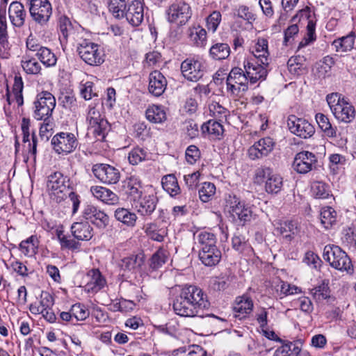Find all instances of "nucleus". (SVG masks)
<instances>
[{
  "label": "nucleus",
  "mask_w": 356,
  "mask_h": 356,
  "mask_svg": "<svg viewBox=\"0 0 356 356\" xmlns=\"http://www.w3.org/2000/svg\"><path fill=\"white\" fill-rule=\"evenodd\" d=\"M144 230L149 238L158 242L163 241L166 234L164 229H159L156 224L152 222L146 224Z\"/></svg>",
  "instance_id": "47"
},
{
  "label": "nucleus",
  "mask_w": 356,
  "mask_h": 356,
  "mask_svg": "<svg viewBox=\"0 0 356 356\" xmlns=\"http://www.w3.org/2000/svg\"><path fill=\"white\" fill-rule=\"evenodd\" d=\"M167 79L158 70L152 72L149 75V92L156 97L161 96L166 89Z\"/></svg>",
  "instance_id": "23"
},
{
  "label": "nucleus",
  "mask_w": 356,
  "mask_h": 356,
  "mask_svg": "<svg viewBox=\"0 0 356 356\" xmlns=\"http://www.w3.org/2000/svg\"><path fill=\"white\" fill-rule=\"evenodd\" d=\"M122 189L130 200H136L143 195V184L140 179L131 175L122 181Z\"/></svg>",
  "instance_id": "22"
},
{
  "label": "nucleus",
  "mask_w": 356,
  "mask_h": 356,
  "mask_svg": "<svg viewBox=\"0 0 356 356\" xmlns=\"http://www.w3.org/2000/svg\"><path fill=\"white\" fill-rule=\"evenodd\" d=\"M252 309L253 302L250 297L243 296L236 298L234 306L236 318H238L240 320L245 318L252 312Z\"/></svg>",
  "instance_id": "27"
},
{
  "label": "nucleus",
  "mask_w": 356,
  "mask_h": 356,
  "mask_svg": "<svg viewBox=\"0 0 356 356\" xmlns=\"http://www.w3.org/2000/svg\"><path fill=\"white\" fill-rule=\"evenodd\" d=\"M163 188L173 197L180 193V187L178 184L177 179L174 175H168L162 178L161 181Z\"/></svg>",
  "instance_id": "45"
},
{
  "label": "nucleus",
  "mask_w": 356,
  "mask_h": 356,
  "mask_svg": "<svg viewBox=\"0 0 356 356\" xmlns=\"http://www.w3.org/2000/svg\"><path fill=\"white\" fill-rule=\"evenodd\" d=\"M21 66L24 72L29 75L41 74L42 66L40 62L29 53H26L22 58Z\"/></svg>",
  "instance_id": "32"
},
{
  "label": "nucleus",
  "mask_w": 356,
  "mask_h": 356,
  "mask_svg": "<svg viewBox=\"0 0 356 356\" xmlns=\"http://www.w3.org/2000/svg\"><path fill=\"white\" fill-rule=\"evenodd\" d=\"M29 12L33 19L40 25L46 24L52 14V8L49 0H29Z\"/></svg>",
  "instance_id": "12"
},
{
  "label": "nucleus",
  "mask_w": 356,
  "mask_h": 356,
  "mask_svg": "<svg viewBox=\"0 0 356 356\" xmlns=\"http://www.w3.org/2000/svg\"><path fill=\"white\" fill-rule=\"evenodd\" d=\"M123 17L133 26H138L144 19L143 4L138 0L133 1L123 10Z\"/></svg>",
  "instance_id": "19"
},
{
  "label": "nucleus",
  "mask_w": 356,
  "mask_h": 356,
  "mask_svg": "<svg viewBox=\"0 0 356 356\" xmlns=\"http://www.w3.org/2000/svg\"><path fill=\"white\" fill-rule=\"evenodd\" d=\"M35 56L40 62L47 67H54L56 65L57 57L55 54L49 48L44 47Z\"/></svg>",
  "instance_id": "44"
},
{
  "label": "nucleus",
  "mask_w": 356,
  "mask_h": 356,
  "mask_svg": "<svg viewBox=\"0 0 356 356\" xmlns=\"http://www.w3.org/2000/svg\"><path fill=\"white\" fill-rule=\"evenodd\" d=\"M316 120L324 134L329 138L337 137V128L332 127L328 118L323 113L316 115Z\"/></svg>",
  "instance_id": "41"
},
{
  "label": "nucleus",
  "mask_w": 356,
  "mask_h": 356,
  "mask_svg": "<svg viewBox=\"0 0 356 356\" xmlns=\"http://www.w3.org/2000/svg\"><path fill=\"white\" fill-rule=\"evenodd\" d=\"M195 238L197 241L199 250L210 249L217 247L216 236L207 231H202L198 233Z\"/></svg>",
  "instance_id": "35"
},
{
  "label": "nucleus",
  "mask_w": 356,
  "mask_h": 356,
  "mask_svg": "<svg viewBox=\"0 0 356 356\" xmlns=\"http://www.w3.org/2000/svg\"><path fill=\"white\" fill-rule=\"evenodd\" d=\"M316 162L317 159L314 154L308 151H302L296 155L293 168L298 173L306 174L315 168Z\"/></svg>",
  "instance_id": "17"
},
{
  "label": "nucleus",
  "mask_w": 356,
  "mask_h": 356,
  "mask_svg": "<svg viewBox=\"0 0 356 356\" xmlns=\"http://www.w3.org/2000/svg\"><path fill=\"white\" fill-rule=\"evenodd\" d=\"M222 19L221 13L218 10L213 11L207 17L206 19L207 22V27L209 31H211L213 33H214Z\"/></svg>",
  "instance_id": "60"
},
{
  "label": "nucleus",
  "mask_w": 356,
  "mask_h": 356,
  "mask_svg": "<svg viewBox=\"0 0 356 356\" xmlns=\"http://www.w3.org/2000/svg\"><path fill=\"white\" fill-rule=\"evenodd\" d=\"M312 291L313 296L316 300L321 301L330 297V291L329 286L324 282L315 287Z\"/></svg>",
  "instance_id": "61"
},
{
  "label": "nucleus",
  "mask_w": 356,
  "mask_h": 356,
  "mask_svg": "<svg viewBox=\"0 0 356 356\" xmlns=\"http://www.w3.org/2000/svg\"><path fill=\"white\" fill-rule=\"evenodd\" d=\"M92 171L95 177L105 184H115L120 179V170L108 164H95L92 166Z\"/></svg>",
  "instance_id": "13"
},
{
  "label": "nucleus",
  "mask_w": 356,
  "mask_h": 356,
  "mask_svg": "<svg viewBox=\"0 0 356 356\" xmlns=\"http://www.w3.org/2000/svg\"><path fill=\"white\" fill-rule=\"evenodd\" d=\"M198 257L204 266L211 267L220 262L222 253L218 248H213L211 250H199Z\"/></svg>",
  "instance_id": "28"
},
{
  "label": "nucleus",
  "mask_w": 356,
  "mask_h": 356,
  "mask_svg": "<svg viewBox=\"0 0 356 356\" xmlns=\"http://www.w3.org/2000/svg\"><path fill=\"white\" fill-rule=\"evenodd\" d=\"M275 142L270 137L261 138L248 149L250 159H259L268 156L274 149Z\"/></svg>",
  "instance_id": "18"
},
{
  "label": "nucleus",
  "mask_w": 356,
  "mask_h": 356,
  "mask_svg": "<svg viewBox=\"0 0 356 356\" xmlns=\"http://www.w3.org/2000/svg\"><path fill=\"white\" fill-rule=\"evenodd\" d=\"M229 54L230 47L227 43H216L209 49V56L214 60H224L228 58Z\"/></svg>",
  "instance_id": "42"
},
{
  "label": "nucleus",
  "mask_w": 356,
  "mask_h": 356,
  "mask_svg": "<svg viewBox=\"0 0 356 356\" xmlns=\"http://www.w3.org/2000/svg\"><path fill=\"white\" fill-rule=\"evenodd\" d=\"M200 157V151L195 145H190L186 150V159L190 164L195 163Z\"/></svg>",
  "instance_id": "63"
},
{
  "label": "nucleus",
  "mask_w": 356,
  "mask_h": 356,
  "mask_svg": "<svg viewBox=\"0 0 356 356\" xmlns=\"http://www.w3.org/2000/svg\"><path fill=\"white\" fill-rule=\"evenodd\" d=\"M143 257L137 254H133L124 257L119 263V266L124 273H134L143 264Z\"/></svg>",
  "instance_id": "33"
},
{
  "label": "nucleus",
  "mask_w": 356,
  "mask_h": 356,
  "mask_svg": "<svg viewBox=\"0 0 356 356\" xmlns=\"http://www.w3.org/2000/svg\"><path fill=\"white\" fill-rule=\"evenodd\" d=\"M248 79L245 70L232 68L226 80L227 92L234 97H241L248 89Z\"/></svg>",
  "instance_id": "6"
},
{
  "label": "nucleus",
  "mask_w": 356,
  "mask_h": 356,
  "mask_svg": "<svg viewBox=\"0 0 356 356\" xmlns=\"http://www.w3.org/2000/svg\"><path fill=\"white\" fill-rule=\"evenodd\" d=\"M283 186L282 178L277 174H272L266 181L265 189L268 193H278Z\"/></svg>",
  "instance_id": "48"
},
{
  "label": "nucleus",
  "mask_w": 356,
  "mask_h": 356,
  "mask_svg": "<svg viewBox=\"0 0 356 356\" xmlns=\"http://www.w3.org/2000/svg\"><path fill=\"white\" fill-rule=\"evenodd\" d=\"M71 232L74 237L80 241H89L93 236L92 227L86 221L74 222Z\"/></svg>",
  "instance_id": "30"
},
{
  "label": "nucleus",
  "mask_w": 356,
  "mask_h": 356,
  "mask_svg": "<svg viewBox=\"0 0 356 356\" xmlns=\"http://www.w3.org/2000/svg\"><path fill=\"white\" fill-rule=\"evenodd\" d=\"M337 211L331 207H324L320 213L321 223L326 229L331 228L337 222Z\"/></svg>",
  "instance_id": "40"
},
{
  "label": "nucleus",
  "mask_w": 356,
  "mask_h": 356,
  "mask_svg": "<svg viewBox=\"0 0 356 356\" xmlns=\"http://www.w3.org/2000/svg\"><path fill=\"white\" fill-rule=\"evenodd\" d=\"M209 111L210 115L213 116L219 121L225 119L229 113V111L227 108L216 102H212L209 103Z\"/></svg>",
  "instance_id": "54"
},
{
  "label": "nucleus",
  "mask_w": 356,
  "mask_h": 356,
  "mask_svg": "<svg viewBox=\"0 0 356 356\" xmlns=\"http://www.w3.org/2000/svg\"><path fill=\"white\" fill-rule=\"evenodd\" d=\"M57 237L62 249L65 248L71 250H76L80 248L81 244L79 242L70 238V237L64 234L63 231L57 232Z\"/></svg>",
  "instance_id": "55"
},
{
  "label": "nucleus",
  "mask_w": 356,
  "mask_h": 356,
  "mask_svg": "<svg viewBox=\"0 0 356 356\" xmlns=\"http://www.w3.org/2000/svg\"><path fill=\"white\" fill-rule=\"evenodd\" d=\"M83 216L99 228H105L109 221L108 216L104 211L92 205H88L85 207Z\"/></svg>",
  "instance_id": "20"
},
{
  "label": "nucleus",
  "mask_w": 356,
  "mask_h": 356,
  "mask_svg": "<svg viewBox=\"0 0 356 356\" xmlns=\"http://www.w3.org/2000/svg\"><path fill=\"white\" fill-rule=\"evenodd\" d=\"M24 83L21 76H15L14 78V83L13 86V93L15 100L18 106L24 104L23 92Z\"/></svg>",
  "instance_id": "53"
},
{
  "label": "nucleus",
  "mask_w": 356,
  "mask_h": 356,
  "mask_svg": "<svg viewBox=\"0 0 356 356\" xmlns=\"http://www.w3.org/2000/svg\"><path fill=\"white\" fill-rule=\"evenodd\" d=\"M68 181L67 177L60 172H55L48 177L47 188L52 200L60 202L67 198L70 188L67 184Z\"/></svg>",
  "instance_id": "5"
},
{
  "label": "nucleus",
  "mask_w": 356,
  "mask_h": 356,
  "mask_svg": "<svg viewBox=\"0 0 356 356\" xmlns=\"http://www.w3.org/2000/svg\"><path fill=\"white\" fill-rule=\"evenodd\" d=\"M233 16L241 18L246 22L248 24L252 26L253 22L257 19V15L250 10L245 5H240L235 7L232 11Z\"/></svg>",
  "instance_id": "43"
},
{
  "label": "nucleus",
  "mask_w": 356,
  "mask_h": 356,
  "mask_svg": "<svg viewBox=\"0 0 356 356\" xmlns=\"http://www.w3.org/2000/svg\"><path fill=\"white\" fill-rule=\"evenodd\" d=\"M312 193L315 198L326 199L330 195L328 186L322 181H314L312 184Z\"/></svg>",
  "instance_id": "51"
},
{
  "label": "nucleus",
  "mask_w": 356,
  "mask_h": 356,
  "mask_svg": "<svg viewBox=\"0 0 356 356\" xmlns=\"http://www.w3.org/2000/svg\"><path fill=\"white\" fill-rule=\"evenodd\" d=\"M115 218L119 222H121L124 225L133 227L136 225L138 217L134 212L130 211L125 208H118L115 211Z\"/></svg>",
  "instance_id": "37"
},
{
  "label": "nucleus",
  "mask_w": 356,
  "mask_h": 356,
  "mask_svg": "<svg viewBox=\"0 0 356 356\" xmlns=\"http://www.w3.org/2000/svg\"><path fill=\"white\" fill-rule=\"evenodd\" d=\"M92 195L102 202L115 205L119 202L118 196L111 190L100 186H94L90 188Z\"/></svg>",
  "instance_id": "26"
},
{
  "label": "nucleus",
  "mask_w": 356,
  "mask_h": 356,
  "mask_svg": "<svg viewBox=\"0 0 356 356\" xmlns=\"http://www.w3.org/2000/svg\"><path fill=\"white\" fill-rule=\"evenodd\" d=\"M145 116L148 121L152 123H162L166 120L167 116L163 106L158 105L149 106L146 111Z\"/></svg>",
  "instance_id": "36"
},
{
  "label": "nucleus",
  "mask_w": 356,
  "mask_h": 356,
  "mask_svg": "<svg viewBox=\"0 0 356 356\" xmlns=\"http://www.w3.org/2000/svg\"><path fill=\"white\" fill-rule=\"evenodd\" d=\"M77 51L81 58L88 65L97 66L104 61L103 51L94 42L83 40L77 47Z\"/></svg>",
  "instance_id": "7"
},
{
  "label": "nucleus",
  "mask_w": 356,
  "mask_h": 356,
  "mask_svg": "<svg viewBox=\"0 0 356 356\" xmlns=\"http://www.w3.org/2000/svg\"><path fill=\"white\" fill-rule=\"evenodd\" d=\"M92 82L87 81L81 88V95L86 100H90L94 97H97V92L93 89Z\"/></svg>",
  "instance_id": "62"
},
{
  "label": "nucleus",
  "mask_w": 356,
  "mask_h": 356,
  "mask_svg": "<svg viewBox=\"0 0 356 356\" xmlns=\"http://www.w3.org/2000/svg\"><path fill=\"white\" fill-rule=\"evenodd\" d=\"M202 133L204 136H208L216 138L223 133L222 125L216 120H210L204 122L201 127Z\"/></svg>",
  "instance_id": "38"
},
{
  "label": "nucleus",
  "mask_w": 356,
  "mask_h": 356,
  "mask_svg": "<svg viewBox=\"0 0 356 356\" xmlns=\"http://www.w3.org/2000/svg\"><path fill=\"white\" fill-rule=\"evenodd\" d=\"M126 7V0H110L108 5L109 10L118 19L123 18V10Z\"/></svg>",
  "instance_id": "56"
},
{
  "label": "nucleus",
  "mask_w": 356,
  "mask_h": 356,
  "mask_svg": "<svg viewBox=\"0 0 356 356\" xmlns=\"http://www.w3.org/2000/svg\"><path fill=\"white\" fill-rule=\"evenodd\" d=\"M326 101L334 116L339 121L350 122L355 116L353 106L341 94L333 92L326 97Z\"/></svg>",
  "instance_id": "2"
},
{
  "label": "nucleus",
  "mask_w": 356,
  "mask_h": 356,
  "mask_svg": "<svg viewBox=\"0 0 356 356\" xmlns=\"http://www.w3.org/2000/svg\"><path fill=\"white\" fill-rule=\"evenodd\" d=\"M8 16L12 24L20 28L24 24L26 12L21 3L13 1L8 8Z\"/></svg>",
  "instance_id": "25"
},
{
  "label": "nucleus",
  "mask_w": 356,
  "mask_h": 356,
  "mask_svg": "<svg viewBox=\"0 0 356 356\" xmlns=\"http://www.w3.org/2000/svg\"><path fill=\"white\" fill-rule=\"evenodd\" d=\"M5 266L7 269L11 268L18 275L23 277H28L30 272L25 264L19 260L13 261L10 265L5 262Z\"/></svg>",
  "instance_id": "59"
},
{
  "label": "nucleus",
  "mask_w": 356,
  "mask_h": 356,
  "mask_svg": "<svg viewBox=\"0 0 356 356\" xmlns=\"http://www.w3.org/2000/svg\"><path fill=\"white\" fill-rule=\"evenodd\" d=\"M323 259L330 265L339 270L352 273L353 264L348 254L340 247L335 245H327L323 249Z\"/></svg>",
  "instance_id": "3"
},
{
  "label": "nucleus",
  "mask_w": 356,
  "mask_h": 356,
  "mask_svg": "<svg viewBox=\"0 0 356 356\" xmlns=\"http://www.w3.org/2000/svg\"><path fill=\"white\" fill-rule=\"evenodd\" d=\"M209 306L207 294L195 285L183 286L172 305L175 314L184 317L198 316L201 311L208 309Z\"/></svg>",
  "instance_id": "1"
},
{
  "label": "nucleus",
  "mask_w": 356,
  "mask_h": 356,
  "mask_svg": "<svg viewBox=\"0 0 356 356\" xmlns=\"http://www.w3.org/2000/svg\"><path fill=\"white\" fill-rule=\"evenodd\" d=\"M7 22L5 14L0 13V57L8 58L10 56L11 44L8 41Z\"/></svg>",
  "instance_id": "24"
},
{
  "label": "nucleus",
  "mask_w": 356,
  "mask_h": 356,
  "mask_svg": "<svg viewBox=\"0 0 356 356\" xmlns=\"http://www.w3.org/2000/svg\"><path fill=\"white\" fill-rule=\"evenodd\" d=\"M191 15L190 6L182 1L172 3L168 10L169 22L178 25L185 24L191 18Z\"/></svg>",
  "instance_id": "14"
},
{
  "label": "nucleus",
  "mask_w": 356,
  "mask_h": 356,
  "mask_svg": "<svg viewBox=\"0 0 356 356\" xmlns=\"http://www.w3.org/2000/svg\"><path fill=\"white\" fill-rule=\"evenodd\" d=\"M133 205L137 212L143 216H150L155 210L157 204V198L154 195H145L140 196L136 200H132Z\"/></svg>",
  "instance_id": "21"
},
{
  "label": "nucleus",
  "mask_w": 356,
  "mask_h": 356,
  "mask_svg": "<svg viewBox=\"0 0 356 356\" xmlns=\"http://www.w3.org/2000/svg\"><path fill=\"white\" fill-rule=\"evenodd\" d=\"M231 216L238 220L243 225L254 218L252 207L241 202L236 195H229L227 199Z\"/></svg>",
  "instance_id": "8"
},
{
  "label": "nucleus",
  "mask_w": 356,
  "mask_h": 356,
  "mask_svg": "<svg viewBox=\"0 0 356 356\" xmlns=\"http://www.w3.org/2000/svg\"><path fill=\"white\" fill-rule=\"evenodd\" d=\"M104 118L100 114V112L95 108V106L90 105L86 115V121L88 124H92L99 122Z\"/></svg>",
  "instance_id": "64"
},
{
  "label": "nucleus",
  "mask_w": 356,
  "mask_h": 356,
  "mask_svg": "<svg viewBox=\"0 0 356 356\" xmlns=\"http://www.w3.org/2000/svg\"><path fill=\"white\" fill-rule=\"evenodd\" d=\"M39 245V240L35 235H32L27 239L22 241L19 244V250L26 257L34 256Z\"/></svg>",
  "instance_id": "39"
},
{
  "label": "nucleus",
  "mask_w": 356,
  "mask_h": 356,
  "mask_svg": "<svg viewBox=\"0 0 356 356\" xmlns=\"http://www.w3.org/2000/svg\"><path fill=\"white\" fill-rule=\"evenodd\" d=\"M277 229L288 241H291L298 232L297 222L292 220L281 223Z\"/></svg>",
  "instance_id": "46"
},
{
  "label": "nucleus",
  "mask_w": 356,
  "mask_h": 356,
  "mask_svg": "<svg viewBox=\"0 0 356 356\" xmlns=\"http://www.w3.org/2000/svg\"><path fill=\"white\" fill-rule=\"evenodd\" d=\"M109 123L106 120H102L94 124L88 125V135H92L96 141H104L109 131Z\"/></svg>",
  "instance_id": "31"
},
{
  "label": "nucleus",
  "mask_w": 356,
  "mask_h": 356,
  "mask_svg": "<svg viewBox=\"0 0 356 356\" xmlns=\"http://www.w3.org/2000/svg\"><path fill=\"white\" fill-rule=\"evenodd\" d=\"M302 20H306L307 24V33L304 38L298 44V49L305 47L308 45L310 42L316 40V21L312 18L311 10L309 7H305L303 9L300 10L296 15H295L291 22L296 23Z\"/></svg>",
  "instance_id": "10"
},
{
  "label": "nucleus",
  "mask_w": 356,
  "mask_h": 356,
  "mask_svg": "<svg viewBox=\"0 0 356 356\" xmlns=\"http://www.w3.org/2000/svg\"><path fill=\"white\" fill-rule=\"evenodd\" d=\"M198 192L200 200L208 202L216 193V186L211 182H204Z\"/></svg>",
  "instance_id": "52"
},
{
  "label": "nucleus",
  "mask_w": 356,
  "mask_h": 356,
  "mask_svg": "<svg viewBox=\"0 0 356 356\" xmlns=\"http://www.w3.org/2000/svg\"><path fill=\"white\" fill-rule=\"evenodd\" d=\"M287 125L292 134L302 138H309L315 133L314 127L307 120L293 115L289 116Z\"/></svg>",
  "instance_id": "16"
},
{
  "label": "nucleus",
  "mask_w": 356,
  "mask_h": 356,
  "mask_svg": "<svg viewBox=\"0 0 356 356\" xmlns=\"http://www.w3.org/2000/svg\"><path fill=\"white\" fill-rule=\"evenodd\" d=\"M190 42L200 47H204L207 43V31L200 26L190 27L188 30Z\"/></svg>",
  "instance_id": "34"
},
{
  "label": "nucleus",
  "mask_w": 356,
  "mask_h": 356,
  "mask_svg": "<svg viewBox=\"0 0 356 356\" xmlns=\"http://www.w3.org/2000/svg\"><path fill=\"white\" fill-rule=\"evenodd\" d=\"M355 38V33L351 31L345 36L335 39L332 42V46L334 48L337 53H347L353 49Z\"/></svg>",
  "instance_id": "29"
},
{
  "label": "nucleus",
  "mask_w": 356,
  "mask_h": 356,
  "mask_svg": "<svg viewBox=\"0 0 356 356\" xmlns=\"http://www.w3.org/2000/svg\"><path fill=\"white\" fill-rule=\"evenodd\" d=\"M51 143L57 154L67 155L76 149L79 143L74 134L60 132L54 136Z\"/></svg>",
  "instance_id": "9"
},
{
  "label": "nucleus",
  "mask_w": 356,
  "mask_h": 356,
  "mask_svg": "<svg viewBox=\"0 0 356 356\" xmlns=\"http://www.w3.org/2000/svg\"><path fill=\"white\" fill-rule=\"evenodd\" d=\"M71 314L76 321H83L89 316V311L86 306L81 303L73 305L71 308Z\"/></svg>",
  "instance_id": "58"
},
{
  "label": "nucleus",
  "mask_w": 356,
  "mask_h": 356,
  "mask_svg": "<svg viewBox=\"0 0 356 356\" xmlns=\"http://www.w3.org/2000/svg\"><path fill=\"white\" fill-rule=\"evenodd\" d=\"M147 152L142 148H134L128 156V160L131 165H138L140 162L146 160Z\"/></svg>",
  "instance_id": "57"
},
{
  "label": "nucleus",
  "mask_w": 356,
  "mask_h": 356,
  "mask_svg": "<svg viewBox=\"0 0 356 356\" xmlns=\"http://www.w3.org/2000/svg\"><path fill=\"white\" fill-rule=\"evenodd\" d=\"M268 66L258 63L255 59H245L243 62V68L248 78V83L254 84L265 80L268 74Z\"/></svg>",
  "instance_id": "15"
},
{
  "label": "nucleus",
  "mask_w": 356,
  "mask_h": 356,
  "mask_svg": "<svg viewBox=\"0 0 356 356\" xmlns=\"http://www.w3.org/2000/svg\"><path fill=\"white\" fill-rule=\"evenodd\" d=\"M168 252L163 248H159L151 257L149 267L152 270L161 268L168 259Z\"/></svg>",
  "instance_id": "49"
},
{
  "label": "nucleus",
  "mask_w": 356,
  "mask_h": 356,
  "mask_svg": "<svg viewBox=\"0 0 356 356\" xmlns=\"http://www.w3.org/2000/svg\"><path fill=\"white\" fill-rule=\"evenodd\" d=\"M88 275L91 277L90 283L88 284V286L92 285V286L90 287L92 291H98L103 288L105 284V280L102 276L98 269L90 270Z\"/></svg>",
  "instance_id": "50"
},
{
  "label": "nucleus",
  "mask_w": 356,
  "mask_h": 356,
  "mask_svg": "<svg viewBox=\"0 0 356 356\" xmlns=\"http://www.w3.org/2000/svg\"><path fill=\"white\" fill-rule=\"evenodd\" d=\"M181 72L183 76L188 81L197 82L204 76L206 67L202 60L188 58L181 63Z\"/></svg>",
  "instance_id": "11"
},
{
  "label": "nucleus",
  "mask_w": 356,
  "mask_h": 356,
  "mask_svg": "<svg viewBox=\"0 0 356 356\" xmlns=\"http://www.w3.org/2000/svg\"><path fill=\"white\" fill-rule=\"evenodd\" d=\"M33 117L37 120H46L51 116L56 106L54 96L47 91L38 94L33 102Z\"/></svg>",
  "instance_id": "4"
}]
</instances>
